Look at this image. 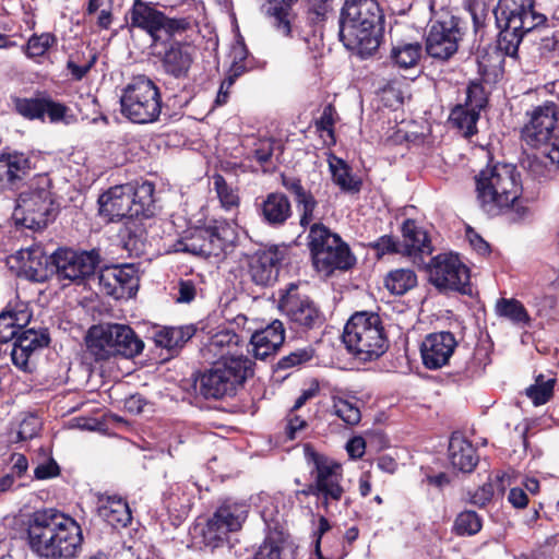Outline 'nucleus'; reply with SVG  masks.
Wrapping results in <instances>:
<instances>
[{
    "instance_id": "5701e85b",
    "label": "nucleus",
    "mask_w": 559,
    "mask_h": 559,
    "mask_svg": "<svg viewBox=\"0 0 559 559\" xmlns=\"http://www.w3.org/2000/svg\"><path fill=\"white\" fill-rule=\"evenodd\" d=\"M257 212L262 222L272 227L283 226L293 214L289 199L281 192L269 193L257 204Z\"/></svg>"
},
{
    "instance_id": "58836bf2",
    "label": "nucleus",
    "mask_w": 559,
    "mask_h": 559,
    "mask_svg": "<svg viewBox=\"0 0 559 559\" xmlns=\"http://www.w3.org/2000/svg\"><path fill=\"white\" fill-rule=\"evenodd\" d=\"M330 169L333 181L343 191L358 192L360 190L361 181L352 175L350 168L343 159L334 157L330 160Z\"/></svg>"
},
{
    "instance_id": "13d9d810",
    "label": "nucleus",
    "mask_w": 559,
    "mask_h": 559,
    "mask_svg": "<svg viewBox=\"0 0 559 559\" xmlns=\"http://www.w3.org/2000/svg\"><path fill=\"white\" fill-rule=\"evenodd\" d=\"M275 142L272 139H261L255 143L254 158L260 163H267L273 155Z\"/></svg>"
},
{
    "instance_id": "a18cd8bd",
    "label": "nucleus",
    "mask_w": 559,
    "mask_h": 559,
    "mask_svg": "<svg viewBox=\"0 0 559 559\" xmlns=\"http://www.w3.org/2000/svg\"><path fill=\"white\" fill-rule=\"evenodd\" d=\"M192 493H188L182 487L177 486L165 499L166 508L169 512L177 513L178 516L187 515L193 501Z\"/></svg>"
},
{
    "instance_id": "f8f14e48",
    "label": "nucleus",
    "mask_w": 559,
    "mask_h": 559,
    "mask_svg": "<svg viewBox=\"0 0 559 559\" xmlns=\"http://www.w3.org/2000/svg\"><path fill=\"white\" fill-rule=\"evenodd\" d=\"M308 239L313 265L324 275H330L335 270H348L355 264L356 260L348 246L324 225L312 224Z\"/></svg>"
},
{
    "instance_id": "2f4dec72",
    "label": "nucleus",
    "mask_w": 559,
    "mask_h": 559,
    "mask_svg": "<svg viewBox=\"0 0 559 559\" xmlns=\"http://www.w3.org/2000/svg\"><path fill=\"white\" fill-rule=\"evenodd\" d=\"M195 333L192 325L164 328L155 333L154 340L157 346L167 349H176L187 343Z\"/></svg>"
},
{
    "instance_id": "a211bd4d",
    "label": "nucleus",
    "mask_w": 559,
    "mask_h": 559,
    "mask_svg": "<svg viewBox=\"0 0 559 559\" xmlns=\"http://www.w3.org/2000/svg\"><path fill=\"white\" fill-rule=\"evenodd\" d=\"M280 309L295 329H314L323 322L320 309L309 297L301 296L295 284H290L286 293L281 296Z\"/></svg>"
},
{
    "instance_id": "20e7f679",
    "label": "nucleus",
    "mask_w": 559,
    "mask_h": 559,
    "mask_svg": "<svg viewBox=\"0 0 559 559\" xmlns=\"http://www.w3.org/2000/svg\"><path fill=\"white\" fill-rule=\"evenodd\" d=\"M476 191L483 210L498 215L519 200L522 193L520 173L512 164L488 166L476 177Z\"/></svg>"
},
{
    "instance_id": "49530a36",
    "label": "nucleus",
    "mask_w": 559,
    "mask_h": 559,
    "mask_svg": "<svg viewBox=\"0 0 559 559\" xmlns=\"http://www.w3.org/2000/svg\"><path fill=\"white\" fill-rule=\"evenodd\" d=\"M481 519L475 511H463L457 514L453 530L456 535L472 536L481 530Z\"/></svg>"
},
{
    "instance_id": "864d4df0",
    "label": "nucleus",
    "mask_w": 559,
    "mask_h": 559,
    "mask_svg": "<svg viewBox=\"0 0 559 559\" xmlns=\"http://www.w3.org/2000/svg\"><path fill=\"white\" fill-rule=\"evenodd\" d=\"M487 104V96L480 83L472 82L466 90V102L464 105L480 112Z\"/></svg>"
},
{
    "instance_id": "473e14b6",
    "label": "nucleus",
    "mask_w": 559,
    "mask_h": 559,
    "mask_svg": "<svg viewBox=\"0 0 559 559\" xmlns=\"http://www.w3.org/2000/svg\"><path fill=\"white\" fill-rule=\"evenodd\" d=\"M296 0H267L266 13L273 19V25L283 36H289L293 14L290 7Z\"/></svg>"
},
{
    "instance_id": "393cba45",
    "label": "nucleus",
    "mask_w": 559,
    "mask_h": 559,
    "mask_svg": "<svg viewBox=\"0 0 559 559\" xmlns=\"http://www.w3.org/2000/svg\"><path fill=\"white\" fill-rule=\"evenodd\" d=\"M31 159L20 152L3 153L0 155V183L10 188L19 185L29 175Z\"/></svg>"
},
{
    "instance_id": "cd10ccee",
    "label": "nucleus",
    "mask_w": 559,
    "mask_h": 559,
    "mask_svg": "<svg viewBox=\"0 0 559 559\" xmlns=\"http://www.w3.org/2000/svg\"><path fill=\"white\" fill-rule=\"evenodd\" d=\"M32 313L25 304L7 307L0 313V343L14 341L29 323Z\"/></svg>"
},
{
    "instance_id": "c03bdc74",
    "label": "nucleus",
    "mask_w": 559,
    "mask_h": 559,
    "mask_svg": "<svg viewBox=\"0 0 559 559\" xmlns=\"http://www.w3.org/2000/svg\"><path fill=\"white\" fill-rule=\"evenodd\" d=\"M555 379H545L543 374H539L535 383L526 389V395L532 400L535 406L543 405L549 401L552 396Z\"/></svg>"
},
{
    "instance_id": "8fccbe9b",
    "label": "nucleus",
    "mask_w": 559,
    "mask_h": 559,
    "mask_svg": "<svg viewBox=\"0 0 559 559\" xmlns=\"http://www.w3.org/2000/svg\"><path fill=\"white\" fill-rule=\"evenodd\" d=\"M43 102L39 98H16L14 100L15 110L27 119L43 118Z\"/></svg>"
},
{
    "instance_id": "f03ea898",
    "label": "nucleus",
    "mask_w": 559,
    "mask_h": 559,
    "mask_svg": "<svg viewBox=\"0 0 559 559\" xmlns=\"http://www.w3.org/2000/svg\"><path fill=\"white\" fill-rule=\"evenodd\" d=\"M383 21L376 0H346L340 14V40L348 50L369 53L379 47Z\"/></svg>"
},
{
    "instance_id": "f257e3e1",
    "label": "nucleus",
    "mask_w": 559,
    "mask_h": 559,
    "mask_svg": "<svg viewBox=\"0 0 559 559\" xmlns=\"http://www.w3.org/2000/svg\"><path fill=\"white\" fill-rule=\"evenodd\" d=\"M27 542L41 558L74 559L82 550L83 533L71 516L56 509H44L28 518Z\"/></svg>"
},
{
    "instance_id": "bf43d9fd",
    "label": "nucleus",
    "mask_w": 559,
    "mask_h": 559,
    "mask_svg": "<svg viewBox=\"0 0 559 559\" xmlns=\"http://www.w3.org/2000/svg\"><path fill=\"white\" fill-rule=\"evenodd\" d=\"M60 468L53 459H47L38 463L34 469V475L37 479H48L58 476Z\"/></svg>"
},
{
    "instance_id": "de8ad7c7",
    "label": "nucleus",
    "mask_w": 559,
    "mask_h": 559,
    "mask_svg": "<svg viewBox=\"0 0 559 559\" xmlns=\"http://www.w3.org/2000/svg\"><path fill=\"white\" fill-rule=\"evenodd\" d=\"M214 188L219 199L222 206L225 210H231L234 207H238L239 205V197L236 190L229 187L221 175H215L213 177Z\"/></svg>"
},
{
    "instance_id": "a878e982",
    "label": "nucleus",
    "mask_w": 559,
    "mask_h": 559,
    "mask_svg": "<svg viewBox=\"0 0 559 559\" xmlns=\"http://www.w3.org/2000/svg\"><path fill=\"white\" fill-rule=\"evenodd\" d=\"M20 272L28 280L44 282L49 274L47 257L40 247L21 249L15 257Z\"/></svg>"
},
{
    "instance_id": "09e8293b",
    "label": "nucleus",
    "mask_w": 559,
    "mask_h": 559,
    "mask_svg": "<svg viewBox=\"0 0 559 559\" xmlns=\"http://www.w3.org/2000/svg\"><path fill=\"white\" fill-rule=\"evenodd\" d=\"M228 533L230 532L217 520L211 518L202 530L203 543L211 548H216L226 540Z\"/></svg>"
},
{
    "instance_id": "e433bc0d",
    "label": "nucleus",
    "mask_w": 559,
    "mask_h": 559,
    "mask_svg": "<svg viewBox=\"0 0 559 559\" xmlns=\"http://www.w3.org/2000/svg\"><path fill=\"white\" fill-rule=\"evenodd\" d=\"M417 276L411 269H396L388 273L384 278L385 288L394 295H403L414 288Z\"/></svg>"
},
{
    "instance_id": "2eb2a0df",
    "label": "nucleus",
    "mask_w": 559,
    "mask_h": 559,
    "mask_svg": "<svg viewBox=\"0 0 559 559\" xmlns=\"http://www.w3.org/2000/svg\"><path fill=\"white\" fill-rule=\"evenodd\" d=\"M461 39L459 20L445 13L430 25L426 38V51L433 59L448 60L457 51Z\"/></svg>"
},
{
    "instance_id": "9d476101",
    "label": "nucleus",
    "mask_w": 559,
    "mask_h": 559,
    "mask_svg": "<svg viewBox=\"0 0 559 559\" xmlns=\"http://www.w3.org/2000/svg\"><path fill=\"white\" fill-rule=\"evenodd\" d=\"M253 362L243 355L219 359L200 377L199 390L205 399L233 395L252 374Z\"/></svg>"
},
{
    "instance_id": "4c0bfd02",
    "label": "nucleus",
    "mask_w": 559,
    "mask_h": 559,
    "mask_svg": "<svg viewBox=\"0 0 559 559\" xmlns=\"http://www.w3.org/2000/svg\"><path fill=\"white\" fill-rule=\"evenodd\" d=\"M247 516V510L240 504H223L213 514V519L229 532L238 531Z\"/></svg>"
},
{
    "instance_id": "b1692460",
    "label": "nucleus",
    "mask_w": 559,
    "mask_h": 559,
    "mask_svg": "<svg viewBox=\"0 0 559 559\" xmlns=\"http://www.w3.org/2000/svg\"><path fill=\"white\" fill-rule=\"evenodd\" d=\"M285 330L280 320H274L264 329L255 331L250 340L255 358L265 359L274 354L284 343Z\"/></svg>"
},
{
    "instance_id": "6e6552de",
    "label": "nucleus",
    "mask_w": 559,
    "mask_h": 559,
    "mask_svg": "<svg viewBox=\"0 0 559 559\" xmlns=\"http://www.w3.org/2000/svg\"><path fill=\"white\" fill-rule=\"evenodd\" d=\"M86 345L96 360H106L117 355L134 357L144 348L143 341L130 326L117 323L92 326L86 336Z\"/></svg>"
},
{
    "instance_id": "79ce46f5",
    "label": "nucleus",
    "mask_w": 559,
    "mask_h": 559,
    "mask_svg": "<svg viewBox=\"0 0 559 559\" xmlns=\"http://www.w3.org/2000/svg\"><path fill=\"white\" fill-rule=\"evenodd\" d=\"M57 37L52 33L33 34L25 46L23 51L27 58L43 57L53 46L57 45Z\"/></svg>"
},
{
    "instance_id": "0e129e2a",
    "label": "nucleus",
    "mask_w": 559,
    "mask_h": 559,
    "mask_svg": "<svg viewBox=\"0 0 559 559\" xmlns=\"http://www.w3.org/2000/svg\"><path fill=\"white\" fill-rule=\"evenodd\" d=\"M374 248L377 249L379 254H385V253H399L400 254V240L394 239L391 236H382L379 238L376 243Z\"/></svg>"
},
{
    "instance_id": "680f3d73",
    "label": "nucleus",
    "mask_w": 559,
    "mask_h": 559,
    "mask_svg": "<svg viewBox=\"0 0 559 559\" xmlns=\"http://www.w3.org/2000/svg\"><path fill=\"white\" fill-rule=\"evenodd\" d=\"M66 111V106L60 103L50 99H44L43 102V117L47 115L52 122L63 119Z\"/></svg>"
},
{
    "instance_id": "9b49d317",
    "label": "nucleus",
    "mask_w": 559,
    "mask_h": 559,
    "mask_svg": "<svg viewBox=\"0 0 559 559\" xmlns=\"http://www.w3.org/2000/svg\"><path fill=\"white\" fill-rule=\"evenodd\" d=\"M306 459L309 464H312L310 475L317 490L318 507L331 514L337 509V502L345 493L342 484L344 479L342 465L309 447L306 448Z\"/></svg>"
},
{
    "instance_id": "6e6d98bb",
    "label": "nucleus",
    "mask_w": 559,
    "mask_h": 559,
    "mask_svg": "<svg viewBox=\"0 0 559 559\" xmlns=\"http://www.w3.org/2000/svg\"><path fill=\"white\" fill-rule=\"evenodd\" d=\"M175 289L177 294L174 295V299L179 304H190L198 294L197 286L191 280H180Z\"/></svg>"
},
{
    "instance_id": "aec40b11",
    "label": "nucleus",
    "mask_w": 559,
    "mask_h": 559,
    "mask_svg": "<svg viewBox=\"0 0 559 559\" xmlns=\"http://www.w3.org/2000/svg\"><path fill=\"white\" fill-rule=\"evenodd\" d=\"M49 343V335L46 330L26 329L13 341L11 359L14 366L25 372H32L36 360L44 347Z\"/></svg>"
},
{
    "instance_id": "e2e57ef3",
    "label": "nucleus",
    "mask_w": 559,
    "mask_h": 559,
    "mask_svg": "<svg viewBox=\"0 0 559 559\" xmlns=\"http://www.w3.org/2000/svg\"><path fill=\"white\" fill-rule=\"evenodd\" d=\"M282 185L286 190L294 194L295 201L302 199L311 193L310 191H307L302 187L300 179L295 177H288L283 175Z\"/></svg>"
},
{
    "instance_id": "3c124183",
    "label": "nucleus",
    "mask_w": 559,
    "mask_h": 559,
    "mask_svg": "<svg viewBox=\"0 0 559 559\" xmlns=\"http://www.w3.org/2000/svg\"><path fill=\"white\" fill-rule=\"evenodd\" d=\"M334 115H335V108L332 105H326L320 118L316 121V128L318 131L321 132V136L323 138L326 135L329 138V141L325 140V143L328 144H334Z\"/></svg>"
},
{
    "instance_id": "7c9ffc66",
    "label": "nucleus",
    "mask_w": 559,
    "mask_h": 559,
    "mask_svg": "<svg viewBox=\"0 0 559 559\" xmlns=\"http://www.w3.org/2000/svg\"><path fill=\"white\" fill-rule=\"evenodd\" d=\"M100 516L111 526L126 527L131 522V511L128 503L119 497H107L99 507Z\"/></svg>"
},
{
    "instance_id": "4d7b16f0",
    "label": "nucleus",
    "mask_w": 559,
    "mask_h": 559,
    "mask_svg": "<svg viewBox=\"0 0 559 559\" xmlns=\"http://www.w3.org/2000/svg\"><path fill=\"white\" fill-rule=\"evenodd\" d=\"M312 356L313 350L311 348H299L283 357L277 365L278 368L286 369L309 361Z\"/></svg>"
},
{
    "instance_id": "5fc2aeb1",
    "label": "nucleus",
    "mask_w": 559,
    "mask_h": 559,
    "mask_svg": "<svg viewBox=\"0 0 559 559\" xmlns=\"http://www.w3.org/2000/svg\"><path fill=\"white\" fill-rule=\"evenodd\" d=\"M298 211L300 212V225L306 227L314 219V209L317 207V201L312 193L306 195L302 199L296 201Z\"/></svg>"
},
{
    "instance_id": "ea45409f",
    "label": "nucleus",
    "mask_w": 559,
    "mask_h": 559,
    "mask_svg": "<svg viewBox=\"0 0 559 559\" xmlns=\"http://www.w3.org/2000/svg\"><path fill=\"white\" fill-rule=\"evenodd\" d=\"M479 118V111L466 106L457 105L452 109L449 120L460 129L465 136H471L476 132V122Z\"/></svg>"
},
{
    "instance_id": "69168bd1",
    "label": "nucleus",
    "mask_w": 559,
    "mask_h": 559,
    "mask_svg": "<svg viewBox=\"0 0 559 559\" xmlns=\"http://www.w3.org/2000/svg\"><path fill=\"white\" fill-rule=\"evenodd\" d=\"M107 275V270L102 272L99 276V285L103 287L105 294L112 296L116 299H123V290L119 287L117 281H107L105 280Z\"/></svg>"
},
{
    "instance_id": "c9c22d12",
    "label": "nucleus",
    "mask_w": 559,
    "mask_h": 559,
    "mask_svg": "<svg viewBox=\"0 0 559 559\" xmlns=\"http://www.w3.org/2000/svg\"><path fill=\"white\" fill-rule=\"evenodd\" d=\"M239 336L230 330H222L211 336L206 344V350L214 357L219 356L221 359L235 356L233 348L239 344Z\"/></svg>"
},
{
    "instance_id": "f3484780",
    "label": "nucleus",
    "mask_w": 559,
    "mask_h": 559,
    "mask_svg": "<svg viewBox=\"0 0 559 559\" xmlns=\"http://www.w3.org/2000/svg\"><path fill=\"white\" fill-rule=\"evenodd\" d=\"M429 281L440 290L465 292L469 272L456 254L442 253L431 260Z\"/></svg>"
},
{
    "instance_id": "4468645a",
    "label": "nucleus",
    "mask_w": 559,
    "mask_h": 559,
    "mask_svg": "<svg viewBox=\"0 0 559 559\" xmlns=\"http://www.w3.org/2000/svg\"><path fill=\"white\" fill-rule=\"evenodd\" d=\"M233 241V230L227 224L198 228L176 245V251L210 258L219 257Z\"/></svg>"
},
{
    "instance_id": "ddd939ff",
    "label": "nucleus",
    "mask_w": 559,
    "mask_h": 559,
    "mask_svg": "<svg viewBox=\"0 0 559 559\" xmlns=\"http://www.w3.org/2000/svg\"><path fill=\"white\" fill-rule=\"evenodd\" d=\"M120 103L122 115L134 123L154 122L162 111L159 88L144 75L133 78L123 88Z\"/></svg>"
},
{
    "instance_id": "412c9836",
    "label": "nucleus",
    "mask_w": 559,
    "mask_h": 559,
    "mask_svg": "<svg viewBox=\"0 0 559 559\" xmlns=\"http://www.w3.org/2000/svg\"><path fill=\"white\" fill-rule=\"evenodd\" d=\"M455 347V337L450 332L427 335L420 346L424 365L428 369H439L445 366L454 353Z\"/></svg>"
},
{
    "instance_id": "338daca9",
    "label": "nucleus",
    "mask_w": 559,
    "mask_h": 559,
    "mask_svg": "<svg viewBox=\"0 0 559 559\" xmlns=\"http://www.w3.org/2000/svg\"><path fill=\"white\" fill-rule=\"evenodd\" d=\"M346 451L350 459H360L366 451V441L362 437L356 436L349 439L346 443Z\"/></svg>"
},
{
    "instance_id": "c85d7f7f",
    "label": "nucleus",
    "mask_w": 559,
    "mask_h": 559,
    "mask_svg": "<svg viewBox=\"0 0 559 559\" xmlns=\"http://www.w3.org/2000/svg\"><path fill=\"white\" fill-rule=\"evenodd\" d=\"M276 251L265 250L254 253L249 262V275L260 286H269L275 282L278 273Z\"/></svg>"
},
{
    "instance_id": "423d86ee",
    "label": "nucleus",
    "mask_w": 559,
    "mask_h": 559,
    "mask_svg": "<svg viewBox=\"0 0 559 559\" xmlns=\"http://www.w3.org/2000/svg\"><path fill=\"white\" fill-rule=\"evenodd\" d=\"M51 180L46 174L33 177L16 199L12 218L17 226L39 230L56 216Z\"/></svg>"
},
{
    "instance_id": "dca6fc26",
    "label": "nucleus",
    "mask_w": 559,
    "mask_h": 559,
    "mask_svg": "<svg viewBox=\"0 0 559 559\" xmlns=\"http://www.w3.org/2000/svg\"><path fill=\"white\" fill-rule=\"evenodd\" d=\"M98 258L95 251H75L67 248L58 249L50 255L58 278L75 283L94 274Z\"/></svg>"
},
{
    "instance_id": "052dcab7",
    "label": "nucleus",
    "mask_w": 559,
    "mask_h": 559,
    "mask_svg": "<svg viewBox=\"0 0 559 559\" xmlns=\"http://www.w3.org/2000/svg\"><path fill=\"white\" fill-rule=\"evenodd\" d=\"M307 427V421L295 411H290L287 415L286 436L288 439L294 440L297 438L299 431Z\"/></svg>"
},
{
    "instance_id": "4be33fe9",
    "label": "nucleus",
    "mask_w": 559,
    "mask_h": 559,
    "mask_svg": "<svg viewBox=\"0 0 559 559\" xmlns=\"http://www.w3.org/2000/svg\"><path fill=\"white\" fill-rule=\"evenodd\" d=\"M400 254L409 257L414 263L423 261L424 255L432 252L427 233L418 227L414 221L407 219L402 227V240H400Z\"/></svg>"
},
{
    "instance_id": "39448f33",
    "label": "nucleus",
    "mask_w": 559,
    "mask_h": 559,
    "mask_svg": "<svg viewBox=\"0 0 559 559\" xmlns=\"http://www.w3.org/2000/svg\"><path fill=\"white\" fill-rule=\"evenodd\" d=\"M98 213L107 222L154 214V186L148 181L115 186L98 198Z\"/></svg>"
},
{
    "instance_id": "7ed1b4c3",
    "label": "nucleus",
    "mask_w": 559,
    "mask_h": 559,
    "mask_svg": "<svg viewBox=\"0 0 559 559\" xmlns=\"http://www.w3.org/2000/svg\"><path fill=\"white\" fill-rule=\"evenodd\" d=\"M499 35V48L514 57L523 37L544 26L545 14L536 10L535 0H499L495 9Z\"/></svg>"
},
{
    "instance_id": "1a4fd4ad",
    "label": "nucleus",
    "mask_w": 559,
    "mask_h": 559,
    "mask_svg": "<svg viewBox=\"0 0 559 559\" xmlns=\"http://www.w3.org/2000/svg\"><path fill=\"white\" fill-rule=\"evenodd\" d=\"M527 122L522 128V140L559 165V127L557 126V106L546 102L527 114Z\"/></svg>"
},
{
    "instance_id": "c756f323",
    "label": "nucleus",
    "mask_w": 559,
    "mask_h": 559,
    "mask_svg": "<svg viewBox=\"0 0 559 559\" xmlns=\"http://www.w3.org/2000/svg\"><path fill=\"white\" fill-rule=\"evenodd\" d=\"M449 457L452 466L463 473H471L478 463L473 444L459 435L450 439Z\"/></svg>"
},
{
    "instance_id": "a19ab883",
    "label": "nucleus",
    "mask_w": 559,
    "mask_h": 559,
    "mask_svg": "<svg viewBox=\"0 0 559 559\" xmlns=\"http://www.w3.org/2000/svg\"><path fill=\"white\" fill-rule=\"evenodd\" d=\"M421 56V46L418 43H405L394 46L391 50V59L403 69H409L417 64Z\"/></svg>"
},
{
    "instance_id": "37998d69",
    "label": "nucleus",
    "mask_w": 559,
    "mask_h": 559,
    "mask_svg": "<svg viewBox=\"0 0 559 559\" xmlns=\"http://www.w3.org/2000/svg\"><path fill=\"white\" fill-rule=\"evenodd\" d=\"M333 413L349 426L359 424L361 419L357 403L341 396H333Z\"/></svg>"
},
{
    "instance_id": "6ab92c4d",
    "label": "nucleus",
    "mask_w": 559,
    "mask_h": 559,
    "mask_svg": "<svg viewBox=\"0 0 559 559\" xmlns=\"http://www.w3.org/2000/svg\"><path fill=\"white\" fill-rule=\"evenodd\" d=\"M131 25L146 31L153 41H166L183 29L180 21L168 19L162 12L135 0L131 11Z\"/></svg>"
},
{
    "instance_id": "f704fd0d",
    "label": "nucleus",
    "mask_w": 559,
    "mask_h": 559,
    "mask_svg": "<svg viewBox=\"0 0 559 559\" xmlns=\"http://www.w3.org/2000/svg\"><path fill=\"white\" fill-rule=\"evenodd\" d=\"M498 317L504 318L519 326L531 323V317L523 304L514 298H500L495 307Z\"/></svg>"
},
{
    "instance_id": "603ef678",
    "label": "nucleus",
    "mask_w": 559,
    "mask_h": 559,
    "mask_svg": "<svg viewBox=\"0 0 559 559\" xmlns=\"http://www.w3.org/2000/svg\"><path fill=\"white\" fill-rule=\"evenodd\" d=\"M40 427L41 421L36 415H25L19 424L16 431L17 440L25 441L36 437Z\"/></svg>"
},
{
    "instance_id": "0eeeda50",
    "label": "nucleus",
    "mask_w": 559,
    "mask_h": 559,
    "mask_svg": "<svg viewBox=\"0 0 559 559\" xmlns=\"http://www.w3.org/2000/svg\"><path fill=\"white\" fill-rule=\"evenodd\" d=\"M343 342L360 360L379 358L388 348V336L381 317L374 312H356L345 324Z\"/></svg>"
},
{
    "instance_id": "72a5a7b5",
    "label": "nucleus",
    "mask_w": 559,
    "mask_h": 559,
    "mask_svg": "<svg viewBox=\"0 0 559 559\" xmlns=\"http://www.w3.org/2000/svg\"><path fill=\"white\" fill-rule=\"evenodd\" d=\"M105 280L117 281L119 287L123 290L124 298L134 296L139 287L136 270L131 264L107 269Z\"/></svg>"
},
{
    "instance_id": "bb28decb",
    "label": "nucleus",
    "mask_w": 559,
    "mask_h": 559,
    "mask_svg": "<svg viewBox=\"0 0 559 559\" xmlns=\"http://www.w3.org/2000/svg\"><path fill=\"white\" fill-rule=\"evenodd\" d=\"M194 48L188 44H171L162 58L164 71L176 78L186 79L193 63Z\"/></svg>"
},
{
    "instance_id": "774afa93",
    "label": "nucleus",
    "mask_w": 559,
    "mask_h": 559,
    "mask_svg": "<svg viewBox=\"0 0 559 559\" xmlns=\"http://www.w3.org/2000/svg\"><path fill=\"white\" fill-rule=\"evenodd\" d=\"M95 62L96 56L94 55L92 56L91 60L84 66H79L73 60H69L67 63V68L70 71L72 78L76 81H80L88 73V71Z\"/></svg>"
}]
</instances>
